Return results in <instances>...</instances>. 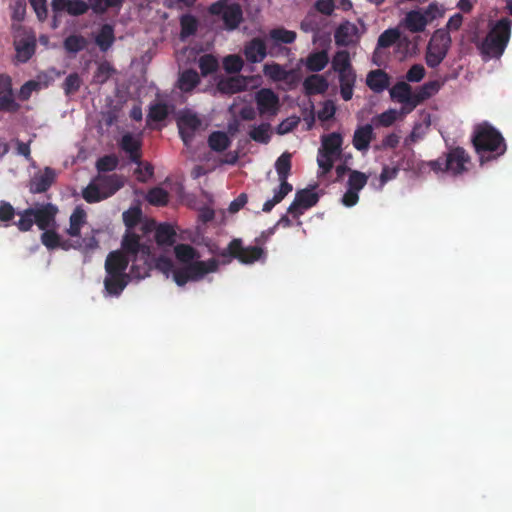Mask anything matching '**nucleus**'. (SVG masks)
<instances>
[{
    "instance_id": "obj_19",
    "label": "nucleus",
    "mask_w": 512,
    "mask_h": 512,
    "mask_svg": "<svg viewBox=\"0 0 512 512\" xmlns=\"http://www.w3.org/2000/svg\"><path fill=\"white\" fill-rule=\"evenodd\" d=\"M141 146V140L130 133L123 135L120 141V148L129 155L130 161L137 165L141 164Z\"/></svg>"
},
{
    "instance_id": "obj_47",
    "label": "nucleus",
    "mask_w": 512,
    "mask_h": 512,
    "mask_svg": "<svg viewBox=\"0 0 512 512\" xmlns=\"http://www.w3.org/2000/svg\"><path fill=\"white\" fill-rule=\"evenodd\" d=\"M269 130H270V124L262 123L256 127H254L249 132V136L251 137L252 140H254L256 142L267 144L271 138Z\"/></svg>"
},
{
    "instance_id": "obj_39",
    "label": "nucleus",
    "mask_w": 512,
    "mask_h": 512,
    "mask_svg": "<svg viewBox=\"0 0 512 512\" xmlns=\"http://www.w3.org/2000/svg\"><path fill=\"white\" fill-rule=\"evenodd\" d=\"M181 38L185 39L194 35L198 29V20L191 14L182 15L180 18Z\"/></svg>"
},
{
    "instance_id": "obj_52",
    "label": "nucleus",
    "mask_w": 512,
    "mask_h": 512,
    "mask_svg": "<svg viewBox=\"0 0 512 512\" xmlns=\"http://www.w3.org/2000/svg\"><path fill=\"white\" fill-rule=\"evenodd\" d=\"M398 112L395 109H388L373 118L376 126L390 127L397 120Z\"/></svg>"
},
{
    "instance_id": "obj_1",
    "label": "nucleus",
    "mask_w": 512,
    "mask_h": 512,
    "mask_svg": "<svg viewBox=\"0 0 512 512\" xmlns=\"http://www.w3.org/2000/svg\"><path fill=\"white\" fill-rule=\"evenodd\" d=\"M58 207L52 203H36L18 212L19 219L14 225L21 232H28L33 225L43 231L40 240L48 250H55L59 247L61 236L56 232V215Z\"/></svg>"
},
{
    "instance_id": "obj_27",
    "label": "nucleus",
    "mask_w": 512,
    "mask_h": 512,
    "mask_svg": "<svg viewBox=\"0 0 512 512\" xmlns=\"http://www.w3.org/2000/svg\"><path fill=\"white\" fill-rule=\"evenodd\" d=\"M427 24L425 15L417 10L409 11L403 20L404 27L412 33L423 32Z\"/></svg>"
},
{
    "instance_id": "obj_51",
    "label": "nucleus",
    "mask_w": 512,
    "mask_h": 512,
    "mask_svg": "<svg viewBox=\"0 0 512 512\" xmlns=\"http://www.w3.org/2000/svg\"><path fill=\"white\" fill-rule=\"evenodd\" d=\"M168 116V108L165 103H155L150 106L149 112L147 115L148 120L154 122H161L165 120Z\"/></svg>"
},
{
    "instance_id": "obj_20",
    "label": "nucleus",
    "mask_w": 512,
    "mask_h": 512,
    "mask_svg": "<svg viewBox=\"0 0 512 512\" xmlns=\"http://www.w3.org/2000/svg\"><path fill=\"white\" fill-rule=\"evenodd\" d=\"M296 37V32L287 30L284 27L271 29L268 33V39L273 42L270 46V55H274V50L278 47V44H291L296 40Z\"/></svg>"
},
{
    "instance_id": "obj_29",
    "label": "nucleus",
    "mask_w": 512,
    "mask_h": 512,
    "mask_svg": "<svg viewBox=\"0 0 512 512\" xmlns=\"http://www.w3.org/2000/svg\"><path fill=\"white\" fill-rule=\"evenodd\" d=\"M155 241L159 246H173L176 242V231L168 223H161L155 229Z\"/></svg>"
},
{
    "instance_id": "obj_24",
    "label": "nucleus",
    "mask_w": 512,
    "mask_h": 512,
    "mask_svg": "<svg viewBox=\"0 0 512 512\" xmlns=\"http://www.w3.org/2000/svg\"><path fill=\"white\" fill-rule=\"evenodd\" d=\"M328 86L326 78L319 74H312L303 82L305 94L308 96L323 94L327 91Z\"/></svg>"
},
{
    "instance_id": "obj_57",
    "label": "nucleus",
    "mask_w": 512,
    "mask_h": 512,
    "mask_svg": "<svg viewBox=\"0 0 512 512\" xmlns=\"http://www.w3.org/2000/svg\"><path fill=\"white\" fill-rule=\"evenodd\" d=\"M89 10V5L84 0H70L67 13L72 16H80Z\"/></svg>"
},
{
    "instance_id": "obj_7",
    "label": "nucleus",
    "mask_w": 512,
    "mask_h": 512,
    "mask_svg": "<svg viewBox=\"0 0 512 512\" xmlns=\"http://www.w3.org/2000/svg\"><path fill=\"white\" fill-rule=\"evenodd\" d=\"M510 31L508 19L497 21L481 44L482 53L490 57H500L508 44Z\"/></svg>"
},
{
    "instance_id": "obj_37",
    "label": "nucleus",
    "mask_w": 512,
    "mask_h": 512,
    "mask_svg": "<svg viewBox=\"0 0 512 512\" xmlns=\"http://www.w3.org/2000/svg\"><path fill=\"white\" fill-rule=\"evenodd\" d=\"M332 68L337 73L353 69L350 54L347 50H340L336 52L332 59Z\"/></svg>"
},
{
    "instance_id": "obj_12",
    "label": "nucleus",
    "mask_w": 512,
    "mask_h": 512,
    "mask_svg": "<svg viewBox=\"0 0 512 512\" xmlns=\"http://www.w3.org/2000/svg\"><path fill=\"white\" fill-rule=\"evenodd\" d=\"M255 101L260 115L275 116L279 110V97L269 88L260 89L255 95Z\"/></svg>"
},
{
    "instance_id": "obj_31",
    "label": "nucleus",
    "mask_w": 512,
    "mask_h": 512,
    "mask_svg": "<svg viewBox=\"0 0 512 512\" xmlns=\"http://www.w3.org/2000/svg\"><path fill=\"white\" fill-rule=\"evenodd\" d=\"M222 19L227 29L233 30L238 27L242 20V10L238 4L226 6L222 13Z\"/></svg>"
},
{
    "instance_id": "obj_63",
    "label": "nucleus",
    "mask_w": 512,
    "mask_h": 512,
    "mask_svg": "<svg viewBox=\"0 0 512 512\" xmlns=\"http://www.w3.org/2000/svg\"><path fill=\"white\" fill-rule=\"evenodd\" d=\"M80 243L82 244V247L79 249V251L84 254H89L99 248V241L95 235L84 237Z\"/></svg>"
},
{
    "instance_id": "obj_21",
    "label": "nucleus",
    "mask_w": 512,
    "mask_h": 512,
    "mask_svg": "<svg viewBox=\"0 0 512 512\" xmlns=\"http://www.w3.org/2000/svg\"><path fill=\"white\" fill-rule=\"evenodd\" d=\"M367 86L375 93H381L389 87L390 77L382 69L372 70L366 77Z\"/></svg>"
},
{
    "instance_id": "obj_49",
    "label": "nucleus",
    "mask_w": 512,
    "mask_h": 512,
    "mask_svg": "<svg viewBox=\"0 0 512 512\" xmlns=\"http://www.w3.org/2000/svg\"><path fill=\"white\" fill-rule=\"evenodd\" d=\"M243 65V59L236 54L228 55L223 59V68L227 73H239Z\"/></svg>"
},
{
    "instance_id": "obj_26",
    "label": "nucleus",
    "mask_w": 512,
    "mask_h": 512,
    "mask_svg": "<svg viewBox=\"0 0 512 512\" xmlns=\"http://www.w3.org/2000/svg\"><path fill=\"white\" fill-rule=\"evenodd\" d=\"M390 97L392 100L397 101L405 105L403 110H408L411 107V94L412 88L411 86L403 81L397 82L390 89Z\"/></svg>"
},
{
    "instance_id": "obj_16",
    "label": "nucleus",
    "mask_w": 512,
    "mask_h": 512,
    "mask_svg": "<svg viewBox=\"0 0 512 512\" xmlns=\"http://www.w3.org/2000/svg\"><path fill=\"white\" fill-rule=\"evenodd\" d=\"M132 259L127 257L121 251H112L108 254L105 261L106 274H127L126 270Z\"/></svg>"
},
{
    "instance_id": "obj_2",
    "label": "nucleus",
    "mask_w": 512,
    "mask_h": 512,
    "mask_svg": "<svg viewBox=\"0 0 512 512\" xmlns=\"http://www.w3.org/2000/svg\"><path fill=\"white\" fill-rule=\"evenodd\" d=\"M470 140L481 166L498 159L507 150L502 133L488 121L474 125Z\"/></svg>"
},
{
    "instance_id": "obj_64",
    "label": "nucleus",
    "mask_w": 512,
    "mask_h": 512,
    "mask_svg": "<svg viewBox=\"0 0 512 512\" xmlns=\"http://www.w3.org/2000/svg\"><path fill=\"white\" fill-rule=\"evenodd\" d=\"M15 216L14 207L6 201H1L0 203V221L1 222H9Z\"/></svg>"
},
{
    "instance_id": "obj_58",
    "label": "nucleus",
    "mask_w": 512,
    "mask_h": 512,
    "mask_svg": "<svg viewBox=\"0 0 512 512\" xmlns=\"http://www.w3.org/2000/svg\"><path fill=\"white\" fill-rule=\"evenodd\" d=\"M423 15L427 18V23L440 18L444 14V10L437 2L430 3L422 12Z\"/></svg>"
},
{
    "instance_id": "obj_53",
    "label": "nucleus",
    "mask_w": 512,
    "mask_h": 512,
    "mask_svg": "<svg viewBox=\"0 0 512 512\" xmlns=\"http://www.w3.org/2000/svg\"><path fill=\"white\" fill-rule=\"evenodd\" d=\"M82 84V80L78 73L74 72L69 74L64 83H63V89L67 96L72 95L76 93Z\"/></svg>"
},
{
    "instance_id": "obj_60",
    "label": "nucleus",
    "mask_w": 512,
    "mask_h": 512,
    "mask_svg": "<svg viewBox=\"0 0 512 512\" xmlns=\"http://www.w3.org/2000/svg\"><path fill=\"white\" fill-rule=\"evenodd\" d=\"M39 87V84L38 82L34 81V80H30V81H27L26 83H24L19 92H18V98L19 100L21 101H27L32 93L37 90Z\"/></svg>"
},
{
    "instance_id": "obj_18",
    "label": "nucleus",
    "mask_w": 512,
    "mask_h": 512,
    "mask_svg": "<svg viewBox=\"0 0 512 512\" xmlns=\"http://www.w3.org/2000/svg\"><path fill=\"white\" fill-rule=\"evenodd\" d=\"M343 137L340 133L332 132L327 135H323L321 138V148L319 154L331 155L334 157L340 156L342 152Z\"/></svg>"
},
{
    "instance_id": "obj_48",
    "label": "nucleus",
    "mask_w": 512,
    "mask_h": 512,
    "mask_svg": "<svg viewBox=\"0 0 512 512\" xmlns=\"http://www.w3.org/2000/svg\"><path fill=\"white\" fill-rule=\"evenodd\" d=\"M89 8L95 13L102 14L107 11L108 8L120 7L123 3L121 0H88Z\"/></svg>"
},
{
    "instance_id": "obj_13",
    "label": "nucleus",
    "mask_w": 512,
    "mask_h": 512,
    "mask_svg": "<svg viewBox=\"0 0 512 512\" xmlns=\"http://www.w3.org/2000/svg\"><path fill=\"white\" fill-rule=\"evenodd\" d=\"M55 179L56 173L54 169L46 167L42 172L35 174L31 179L29 191L33 194L44 193L52 186Z\"/></svg>"
},
{
    "instance_id": "obj_42",
    "label": "nucleus",
    "mask_w": 512,
    "mask_h": 512,
    "mask_svg": "<svg viewBox=\"0 0 512 512\" xmlns=\"http://www.w3.org/2000/svg\"><path fill=\"white\" fill-rule=\"evenodd\" d=\"M146 199L151 205L165 206L169 201V194L161 187H154L148 191Z\"/></svg>"
},
{
    "instance_id": "obj_11",
    "label": "nucleus",
    "mask_w": 512,
    "mask_h": 512,
    "mask_svg": "<svg viewBox=\"0 0 512 512\" xmlns=\"http://www.w3.org/2000/svg\"><path fill=\"white\" fill-rule=\"evenodd\" d=\"M20 107L15 100L12 78L8 74H0V112L15 113Z\"/></svg>"
},
{
    "instance_id": "obj_8",
    "label": "nucleus",
    "mask_w": 512,
    "mask_h": 512,
    "mask_svg": "<svg viewBox=\"0 0 512 512\" xmlns=\"http://www.w3.org/2000/svg\"><path fill=\"white\" fill-rule=\"evenodd\" d=\"M451 37L449 32L444 29L436 30L427 46L425 56L426 64L430 68H436L447 56L451 46Z\"/></svg>"
},
{
    "instance_id": "obj_45",
    "label": "nucleus",
    "mask_w": 512,
    "mask_h": 512,
    "mask_svg": "<svg viewBox=\"0 0 512 512\" xmlns=\"http://www.w3.org/2000/svg\"><path fill=\"white\" fill-rule=\"evenodd\" d=\"M123 222L126 226V230H133L142 219V211L139 207H131L127 211L123 212Z\"/></svg>"
},
{
    "instance_id": "obj_50",
    "label": "nucleus",
    "mask_w": 512,
    "mask_h": 512,
    "mask_svg": "<svg viewBox=\"0 0 512 512\" xmlns=\"http://www.w3.org/2000/svg\"><path fill=\"white\" fill-rule=\"evenodd\" d=\"M118 163L119 160L116 155H105L97 160L96 168L99 172H111L117 168Z\"/></svg>"
},
{
    "instance_id": "obj_34",
    "label": "nucleus",
    "mask_w": 512,
    "mask_h": 512,
    "mask_svg": "<svg viewBox=\"0 0 512 512\" xmlns=\"http://www.w3.org/2000/svg\"><path fill=\"white\" fill-rule=\"evenodd\" d=\"M208 145L215 152H223L231 145V140L225 132L214 131L208 137Z\"/></svg>"
},
{
    "instance_id": "obj_14",
    "label": "nucleus",
    "mask_w": 512,
    "mask_h": 512,
    "mask_svg": "<svg viewBox=\"0 0 512 512\" xmlns=\"http://www.w3.org/2000/svg\"><path fill=\"white\" fill-rule=\"evenodd\" d=\"M219 262L215 258L208 261H193L188 263L185 267L189 273L191 281H199L206 274L216 272L218 270Z\"/></svg>"
},
{
    "instance_id": "obj_41",
    "label": "nucleus",
    "mask_w": 512,
    "mask_h": 512,
    "mask_svg": "<svg viewBox=\"0 0 512 512\" xmlns=\"http://www.w3.org/2000/svg\"><path fill=\"white\" fill-rule=\"evenodd\" d=\"M263 72L265 76L276 82L285 81L289 76V72L278 63L265 64Z\"/></svg>"
},
{
    "instance_id": "obj_61",
    "label": "nucleus",
    "mask_w": 512,
    "mask_h": 512,
    "mask_svg": "<svg viewBox=\"0 0 512 512\" xmlns=\"http://www.w3.org/2000/svg\"><path fill=\"white\" fill-rule=\"evenodd\" d=\"M425 76V69L421 64H414L406 73V79L409 82H419Z\"/></svg>"
},
{
    "instance_id": "obj_23",
    "label": "nucleus",
    "mask_w": 512,
    "mask_h": 512,
    "mask_svg": "<svg viewBox=\"0 0 512 512\" xmlns=\"http://www.w3.org/2000/svg\"><path fill=\"white\" fill-rule=\"evenodd\" d=\"M374 137L373 127L370 124L359 126L353 135L352 144L358 151H366Z\"/></svg>"
},
{
    "instance_id": "obj_4",
    "label": "nucleus",
    "mask_w": 512,
    "mask_h": 512,
    "mask_svg": "<svg viewBox=\"0 0 512 512\" xmlns=\"http://www.w3.org/2000/svg\"><path fill=\"white\" fill-rule=\"evenodd\" d=\"M470 163L471 157L468 152L463 147L456 146L437 159L428 161L427 166L436 174L448 173L452 176H460L468 171L467 165Z\"/></svg>"
},
{
    "instance_id": "obj_38",
    "label": "nucleus",
    "mask_w": 512,
    "mask_h": 512,
    "mask_svg": "<svg viewBox=\"0 0 512 512\" xmlns=\"http://www.w3.org/2000/svg\"><path fill=\"white\" fill-rule=\"evenodd\" d=\"M63 45L67 52L75 54L84 50L88 45V41L82 35L73 34L65 38Z\"/></svg>"
},
{
    "instance_id": "obj_25",
    "label": "nucleus",
    "mask_w": 512,
    "mask_h": 512,
    "mask_svg": "<svg viewBox=\"0 0 512 512\" xmlns=\"http://www.w3.org/2000/svg\"><path fill=\"white\" fill-rule=\"evenodd\" d=\"M356 77L357 76L354 69L338 73L340 95L343 100L349 101L352 99Z\"/></svg>"
},
{
    "instance_id": "obj_32",
    "label": "nucleus",
    "mask_w": 512,
    "mask_h": 512,
    "mask_svg": "<svg viewBox=\"0 0 512 512\" xmlns=\"http://www.w3.org/2000/svg\"><path fill=\"white\" fill-rule=\"evenodd\" d=\"M86 222V212L77 207L70 216L69 228L66 232L71 237H79L81 234V228Z\"/></svg>"
},
{
    "instance_id": "obj_44",
    "label": "nucleus",
    "mask_w": 512,
    "mask_h": 512,
    "mask_svg": "<svg viewBox=\"0 0 512 512\" xmlns=\"http://www.w3.org/2000/svg\"><path fill=\"white\" fill-rule=\"evenodd\" d=\"M219 67L218 60L211 54H205L199 59V69L202 76H208L217 71Z\"/></svg>"
},
{
    "instance_id": "obj_33",
    "label": "nucleus",
    "mask_w": 512,
    "mask_h": 512,
    "mask_svg": "<svg viewBox=\"0 0 512 512\" xmlns=\"http://www.w3.org/2000/svg\"><path fill=\"white\" fill-rule=\"evenodd\" d=\"M329 62L328 53L325 50L310 53L306 59V68L311 72L323 70Z\"/></svg>"
},
{
    "instance_id": "obj_9",
    "label": "nucleus",
    "mask_w": 512,
    "mask_h": 512,
    "mask_svg": "<svg viewBox=\"0 0 512 512\" xmlns=\"http://www.w3.org/2000/svg\"><path fill=\"white\" fill-rule=\"evenodd\" d=\"M219 256L238 259L243 264H252L264 256V250L259 246L244 247L242 240L235 238L223 249Z\"/></svg>"
},
{
    "instance_id": "obj_3",
    "label": "nucleus",
    "mask_w": 512,
    "mask_h": 512,
    "mask_svg": "<svg viewBox=\"0 0 512 512\" xmlns=\"http://www.w3.org/2000/svg\"><path fill=\"white\" fill-rule=\"evenodd\" d=\"M122 253L132 259L131 273L137 278L148 276L150 269L151 248L140 242V236L134 231L126 230L122 243Z\"/></svg>"
},
{
    "instance_id": "obj_22",
    "label": "nucleus",
    "mask_w": 512,
    "mask_h": 512,
    "mask_svg": "<svg viewBox=\"0 0 512 512\" xmlns=\"http://www.w3.org/2000/svg\"><path fill=\"white\" fill-rule=\"evenodd\" d=\"M247 88V79L244 76H232L222 79L217 84V89L226 95H232Z\"/></svg>"
},
{
    "instance_id": "obj_17",
    "label": "nucleus",
    "mask_w": 512,
    "mask_h": 512,
    "mask_svg": "<svg viewBox=\"0 0 512 512\" xmlns=\"http://www.w3.org/2000/svg\"><path fill=\"white\" fill-rule=\"evenodd\" d=\"M129 282V274H106L104 278V290L108 296L118 297Z\"/></svg>"
},
{
    "instance_id": "obj_54",
    "label": "nucleus",
    "mask_w": 512,
    "mask_h": 512,
    "mask_svg": "<svg viewBox=\"0 0 512 512\" xmlns=\"http://www.w3.org/2000/svg\"><path fill=\"white\" fill-rule=\"evenodd\" d=\"M201 126V120L195 114H186L179 118L178 128L186 129L191 131L199 130Z\"/></svg>"
},
{
    "instance_id": "obj_35",
    "label": "nucleus",
    "mask_w": 512,
    "mask_h": 512,
    "mask_svg": "<svg viewBox=\"0 0 512 512\" xmlns=\"http://www.w3.org/2000/svg\"><path fill=\"white\" fill-rule=\"evenodd\" d=\"M200 83V77L197 71L193 69H187L180 74L179 77V88L183 92L192 91Z\"/></svg>"
},
{
    "instance_id": "obj_59",
    "label": "nucleus",
    "mask_w": 512,
    "mask_h": 512,
    "mask_svg": "<svg viewBox=\"0 0 512 512\" xmlns=\"http://www.w3.org/2000/svg\"><path fill=\"white\" fill-rule=\"evenodd\" d=\"M30 5L36 13L39 21L43 22L47 19L48 9L46 0H29Z\"/></svg>"
},
{
    "instance_id": "obj_43",
    "label": "nucleus",
    "mask_w": 512,
    "mask_h": 512,
    "mask_svg": "<svg viewBox=\"0 0 512 512\" xmlns=\"http://www.w3.org/2000/svg\"><path fill=\"white\" fill-rule=\"evenodd\" d=\"M400 38V32L397 28H389L382 32L378 37V48H389Z\"/></svg>"
},
{
    "instance_id": "obj_36",
    "label": "nucleus",
    "mask_w": 512,
    "mask_h": 512,
    "mask_svg": "<svg viewBox=\"0 0 512 512\" xmlns=\"http://www.w3.org/2000/svg\"><path fill=\"white\" fill-rule=\"evenodd\" d=\"M115 73L116 69L114 66L110 62L104 60L98 64L97 69L93 74V81L102 85L106 83Z\"/></svg>"
},
{
    "instance_id": "obj_15",
    "label": "nucleus",
    "mask_w": 512,
    "mask_h": 512,
    "mask_svg": "<svg viewBox=\"0 0 512 512\" xmlns=\"http://www.w3.org/2000/svg\"><path fill=\"white\" fill-rule=\"evenodd\" d=\"M244 55L248 62L259 63L267 56V44L260 37H255L248 41L244 47Z\"/></svg>"
},
{
    "instance_id": "obj_6",
    "label": "nucleus",
    "mask_w": 512,
    "mask_h": 512,
    "mask_svg": "<svg viewBox=\"0 0 512 512\" xmlns=\"http://www.w3.org/2000/svg\"><path fill=\"white\" fill-rule=\"evenodd\" d=\"M292 155L289 152L281 154L275 162V169L278 175L280 185L274 190V195L271 199H268L262 207V211L269 213L277 204L293 190L292 184L288 182V177L291 174Z\"/></svg>"
},
{
    "instance_id": "obj_62",
    "label": "nucleus",
    "mask_w": 512,
    "mask_h": 512,
    "mask_svg": "<svg viewBox=\"0 0 512 512\" xmlns=\"http://www.w3.org/2000/svg\"><path fill=\"white\" fill-rule=\"evenodd\" d=\"M336 112V107L331 100H327L324 102L323 107L318 111V118L321 121H328L334 117Z\"/></svg>"
},
{
    "instance_id": "obj_5",
    "label": "nucleus",
    "mask_w": 512,
    "mask_h": 512,
    "mask_svg": "<svg viewBox=\"0 0 512 512\" xmlns=\"http://www.w3.org/2000/svg\"><path fill=\"white\" fill-rule=\"evenodd\" d=\"M124 185L118 174L96 176L82 191V197L88 203H97L114 195Z\"/></svg>"
},
{
    "instance_id": "obj_55",
    "label": "nucleus",
    "mask_w": 512,
    "mask_h": 512,
    "mask_svg": "<svg viewBox=\"0 0 512 512\" xmlns=\"http://www.w3.org/2000/svg\"><path fill=\"white\" fill-rule=\"evenodd\" d=\"M17 57L20 61H28L35 51V44L30 42H23L16 46Z\"/></svg>"
},
{
    "instance_id": "obj_46",
    "label": "nucleus",
    "mask_w": 512,
    "mask_h": 512,
    "mask_svg": "<svg viewBox=\"0 0 512 512\" xmlns=\"http://www.w3.org/2000/svg\"><path fill=\"white\" fill-rule=\"evenodd\" d=\"M367 181L368 176L365 173L357 170H352L350 171L347 185L349 189L359 192L365 187Z\"/></svg>"
},
{
    "instance_id": "obj_28",
    "label": "nucleus",
    "mask_w": 512,
    "mask_h": 512,
    "mask_svg": "<svg viewBox=\"0 0 512 512\" xmlns=\"http://www.w3.org/2000/svg\"><path fill=\"white\" fill-rule=\"evenodd\" d=\"M438 90V86L436 82H428L424 85L420 86L414 93L411 94V107L408 108L406 113L411 112L414 108H416L419 104H421L426 99L430 98L433 93Z\"/></svg>"
},
{
    "instance_id": "obj_56",
    "label": "nucleus",
    "mask_w": 512,
    "mask_h": 512,
    "mask_svg": "<svg viewBox=\"0 0 512 512\" xmlns=\"http://www.w3.org/2000/svg\"><path fill=\"white\" fill-rule=\"evenodd\" d=\"M11 9V19L15 22H22L26 15V2L25 0H16Z\"/></svg>"
},
{
    "instance_id": "obj_10",
    "label": "nucleus",
    "mask_w": 512,
    "mask_h": 512,
    "mask_svg": "<svg viewBox=\"0 0 512 512\" xmlns=\"http://www.w3.org/2000/svg\"><path fill=\"white\" fill-rule=\"evenodd\" d=\"M313 189H315V186H313L312 189L305 188L298 190L294 200L287 209V213L291 214L293 218L299 219L306 210L315 206L319 201V195L314 192Z\"/></svg>"
},
{
    "instance_id": "obj_30",
    "label": "nucleus",
    "mask_w": 512,
    "mask_h": 512,
    "mask_svg": "<svg viewBox=\"0 0 512 512\" xmlns=\"http://www.w3.org/2000/svg\"><path fill=\"white\" fill-rule=\"evenodd\" d=\"M115 42L114 28L110 24H104L101 26L98 34L95 37V43L102 52H106L111 48Z\"/></svg>"
},
{
    "instance_id": "obj_40",
    "label": "nucleus",
    "mask_w": 512,
    "mask_h": 512,
    "mask_svg": "<svg viewBox=\"0 0 512 512\" xmlns=\"http://www.w3.org/2000/svg\"><path fill=\"white\" fill-rule=\"evenodd\" d=\"M176 258L183 263L193 262L198 257L196 249L189 244H178L174 247Z\"/></svg>"
}]
</instances>
